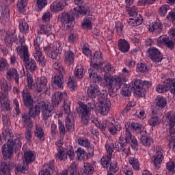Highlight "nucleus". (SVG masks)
<instances>
[{
    "mask_svg": "<svg viewBox=\"0 0 175 175\" xmlns=\"http://www.w3.org/2000/svg\"><path fill=\"white\" fill-rule=\"evenodd\" d=\"M149 57L153 62L159 63L163 59L162 54L157 48H152L148 50Z\"/></svg>",
    "mask_w": 175,
    "mask_h": 175,
    "instance_id": "24",
    "label": "nucleus"
},
{
    "mask_svg": "<svg viewBox=\"0 0 175 175\" xmlns=\"http://www.w3.org/2000/svg\"><path fill=\"white\" fill-rule=\"evenodd\" d=\"M165 83L170 85L171 94H173V98L175 100V79L173 78L167 79Z\"/></svg>",
    "mask_w": 175,
    "mask_h": 175,
    "instance_id": "44",
    "label": "nucleus"
},
{
    "mask_svg": "<svg viewBox=\"0 0 175 175\" xmlns=\"http://www.w3.org/2000/svg\"><path fill=\"white\" fill-rule=\"evenodd\" d=\"M34 44V52L33 53V57L39 63V65L40 66H46L47 65L46 61V59L43 56V54L42 53V51L40 49V44H42V42H43V39L40 37H36L33 40Z\"/></svg>",
    "mask_w": 175,
    "mask_h": 175,
    "instance_id": "9",
    "label": "nucleus"
},
{
    "mask_svg": "<svg viewBox=\"0 0 175 175\" xmlns=\"http://www.w3.org/2000/svg\"><path fill=\"white\" fill-rule=\"evenodd\" d=\"M21 46H18L16 51L18 55L23 58V61L26 64V66H36V62L33 59H29V53H28V46L25 45V40L24 38H18Z\"/></svg>",
    "mask_w": 175,
    "mask_h": 175,
    "instance_id": "6",
    "label": "nucleus"
},
{
    "mask_svg": "<svg viewBox=\"0 0 175 175\" xmlns=\"http://www.w3.org/2000/svg\"><path fill=\"white\" fill-rule=\"evenodd\" d=\"M132 92L131 91V88H129V85L124 84L122 89V94L124 96H130Z\"/></svg>",
    "mask_w": 175,
    "mask_h": 175,
    "instance_id": "57",
    "label": "nucleus"
},
{
    "mask_svg": "<svg viewBox=\"0 0 175 175\" xmlns=\"http://www.w3.org/2000/svg\"><path fill=\"white\" fill-rule=\"evenodd\" d=\"M18 40L17 39V35L16 34V32H13L12 34L7 35L5 38V42L6 44L12 46L13 42H15L16 44H18Z\"/></svg>",
    "mask_w": 175,
    "mask_h": 175,
    "instance_id": "39",
    "label": "nucleus"
},
{
    "mask_svg": "<svg viewBox=\"0 0 175 175\" xmlns=\"http://www.w3.org/2000/svg\"><path fill=\"white\" fill-rule=\"evenodd\" d=\"M111 157H108V156H105L103 157L101 159V165L103 166V167H104L105 169H107V167H109V166L110 165V162L111 161Z\"/></svg>",
    "mask_w": 175,
    "mask_h": 175,
    "instance_id": "53",
    "label": "nucleus"
},
{
    "mask_svg": "<svg viewBox=\"0 0 175 175\" xmlns=\"http://www.w3.org/2000/svg\"><path fill=\"white\" fill-rule=\"evenodd\" d=\"M129 25L131 27H137L143 23V16L142 14H138L137 16L131 17L128 21Z\"/></svg>",
    "mask_w": 175,
    "mask_h": 175,
    "instance_id": "34",
    "label": "nucleus"
},
{
    "mask_svg": "<svg viewBox=\"0 0 175 175\" xmlns=\"http://www.w3.org/2000/svg\"><path fill=\"white\" fill-rule=\"evenodd\" d=\"M122 172L126 175H133V171L132 170L131 167H129L128 165H123Z\"/></svg>",
    "mask_w": 175,
    "mask_h": 175,
    "instance_id": "63",
    "label": "nucleus"
},
{
    "mask_svg": "<svg viewBox=\"0 0 175 175\" xmlns=\"http://www.w3.org/2000/svg\"><path fill=\"white\" fill-rule=\"evenodd\" d=\"M55 69L57 70L58 75L54 77L53 83L59 88H64V75L66 73L65 68H64V66H57Z\"/></svg>",
    "mask_w": 175,
    "mask_h": 175,
    "instance_id": "16",
    "label": "nucleus"
},
{
    "mask_svg": "<svg viewBox=\"0 0 175 175\" xmlns=\"http://www.w3.org/2000/svg\"><path fill=\"white\" fill-rule=\"evenodd\" d=\"M166 167L168 172H171V173H174V174H175V163H174L172 161L167 163Z\"/></svg>",
    "mask_w": 175,
    "mask_h": 175,
    "instance_id": "64",
    "label": "nucleus"
},
{
    "mask_svg": "<svg viewBox=\"0 0 175 175\" xmlns=\"http://www.w3.org/2000/svg\"><path fill=\"white\" fill-rule=\"evenodd\" d=\"M79 114L81 118L83 125H88L90 116H91V108L88 107V105L83 104L79 107Z\"/></svg>",
    "mask_w": 175,
    "mask_h": 175,
    "instance_id": "14",
    "label": "nucleus"
},
{
    "mask_svg": "<svg viewBox=\"0 0 175 175\" xmlns=\"http://www.w3.org/2000/svg\"><path fill=\"white\" fill-rule=\"evenodd\" d=\"M129 163L131 165L134 170H139L140 165H139V160L135 157H129Z\"/></svg>",
    "mask_w": 175,
    "mask_h": 175,
    "instance_id": "51",
    "label": "nucleus"
},
{
    "mask_svg": "<svg viewBox=\"0 0 175 175\" xmlns=\"http://www.w3.org/2000/svg\"><path fill=\"white\" fill-rule=\"evenodd\" d=\"M148 29L150 32H157V33H161L162 32V23L159 21H156L153 24L148 25Z\"/></svg>",
    "mask_w": 175,
    "mask_h": 175,
    "instance_id": "33",
    "label": "nucleus"
},
{
    "mask_svg": "<svg viewBox=\"0 0 175 175\" xmlns=\"http://www.w3.org/2000/svg\"><path fill=\"white\" fill-rule=\"evenodd\" d=\"M130 129H133V131L136 132V133H143V132L147 133V131L144 129V126L137 122H130Z\"/></svg>",
    "mask_w": 175,
    "mask_h": 175,
    "instance_id": "35",
    "label": "nucleus"
},
{
    "mask_svg": "<svg viewBox=\"0 0 175 175\" xmlns=\"http://www.w3.org/2000/svg\"><path fill=\"white\" fill-rule=\"evenodd\" d=\"M13 169V165L7 163L5 161L1 163L0 165V173L3 175H12L10 170Z\"/></svg>",
    "mask_w": 175,
    "mask_h": 175,
    "instance_id": "32",
    "label": "nucleus"
},
{
    "mask_svg": "<svg viewBox=\"0 0 175 175\" xmlns=\"http://www.w3.org/2000/svg\"><path fill=\"white\" fill-rule=\"evenodd\" d=\"M161 122V118L159 116H152L148 120V124L150 125V126H158V125H160Z\"/></svg>",
    "mask_w": 175,
    "mask_h": 175,
    "instance_id": "46",
    "label": "nucleus"
},
{
    "mask_svg": "<svg viewBox=\"0 0 175 175\" xmlns=\"http://www.w3.org/2000/svg\"><path fill=\"white\" fill-rule=\"evenodd\" d=\"M130 5L126 6V10L128 12L129 14L131 16H135L137 14V8L136 6H133L131 8H129Z\"/></svg>",
    "mask_w": 175,
    "mask_h": 175,
    "instance_id": "61",
    "label": "nucleus"
},
{
    "mask_svg": "<svg viewBox=\"0 0 175 175\" xmlns=\"http://www.w3.org/2000/svg\"><path fill=\"white\" fill-rule=\"evenodd\" d=\"M118 46L121 53H128V51H129L131 49V44L125 39L119 40L118 42Z\"/></svg>",
    "mask_w": 175,
    "mask_h": 175,
    "instance_id": "31",
    "label": "nucleus"
},
{
    "mask_svg": "<svg viewBox=\"0 0 175 175\" xmlns=\"http://www.w3.org/2000/svg\"><path fill=\"white\" fill-rule=\"evenodd\" d=\"M87 94L88 98L90 99H95L96 96H98V99L102 98L103 94H107L106 91H100V88L96 83H93L88 88Z\"/></svg>",
    "mask_w": 175,
    "mask_h": 175,
    "instance_id": "12",
    "label": "nucleus"
},
{
    "mask_svg": "<svg viewBox=\"0 0 175 175\" xmlns=\"http://www.w3.org/2000/svg\"><path fill=\"white\" fill-rule=\"evenodd\" d=\"M85 72L84 71V68L81 66H77L75 69L74 75L75 77L77 79H83L84 77V75Z\"/></svg>",
    "mask_w": 175,
    "mask_h": 175,
    "instance_id": "48",
    "label": "nucleus"
},
{
    "mask_svg": "<svg viewBox=\"0 0 175 175\" xmlns=\"http://www.w3.org/2000/svg\"><path fill=\"white\" fill-rule=\"evenodd\" d=\"M64 8H65V1L60 0L53 2L50 5V10L53 12V13H58V12L64 10Z\"/></svg>",
    "mask_w": 175,
    "mask_h": 175,
    "instance_id": "28",
    "label": "nucleus"
},
{
    "mask_svg": "<svg viewBox=\"0 0 175 175\" xmlns=\"http://www.w3.org/2000/svg\"><path fill=\"white\" fill-rule=\"evenodd\" d=\"M121 129H122V127L118 122H109L108 131L113 136H116Z\"/></svg>",
    "mask_w": 175,
    "mask_h": 175,
    "instance_id": "29",
    "label": "nucleus"
},
{
    "mask_svg": "<svg viewBox=\"0 0 175 175\" xmlns=\"http://www.w3.org/2000/svg\"><path fill=\"white\" fill-rule=\"evenodd\" d=\"M17 9L20 13H24L27 9V0H18Z\"/></svg>",
    "mask_w": 175,
    "mask_h": 175,
    "instance_id": "49",
    "label": "nucleus"
},
{
    "mask_svg": "<svg viewBox=\"0 0 175 175\" xmlns=\"http://www.w3.org/2000/svg\"><path fill=\"white\" fill-rule=\"evenodd\" d=\"M140 143L144 146V147H151L154 144V139L148 135H142L140 137Z\"/></svg>",
    "mask_w": 175,
    "mask_h": 175,
    "instance_id": "36",
    "label": "nucleus"
},
{
    "mask_svg": "<svg viewBox=\"0 0 175 175\" xmlns=\"http://www.w3.org/2000/svg\"><path fill=\"white\" fill-rule=\"evenodd\" d=\"M158 0H139L137 3V6H147V5H152Z\"/></svg>",
    "mask_w": 175,
    "mask_h": 175,
    "instance_id": "56",
    "label": "nucleus"
},
{
    "mask_svg": "<svg viewBox=\"0 0 175 175\" xmlns=\"http://www.w3.org/2000/svg\"><path fill=\"white\" fill-rule=\"evenodd\" d=\"M29 168V164L23 163V165H18L16 167V171L21 172V173H27V172H28Z\"/></svg>",
    "mask_w": 175,
    "mask_h": 175,
    "instance_id": "60",
    "label": "nucleus"
},
{
    "mask_svg": "<svg viewBox=\"0 0 175 175\" xmlns=\"http://www.w3.org/2000/svg\"><path fill=\"white\" fill-rule=\"evenodd\" d=\"M19 29L22 33H27L29 31V26L25 20L23 19L19 22Z\"/></svg>",
    "mask_w": 175,
    "mask_h": 175,
    "instance_id": "45",
    "label": "nucleus"
},
{
    "mask_svg": "<svg viewBox=\"0 0 175 175\" xmlns=\"http://www.w3.org/2000/svg\"><path fill=\"white\" fill-rule=\"evenodd\" d=\"M77 143L79 146L88 148V155H90V157H94V148L90 147L91 142L88 139L85 137H80L77 139Z\"/></svg>",
    "mask_w": 175,
    "mask_h": 175,
    "instance_id": "25",
    "label": "nucleus"
},
{
    "mask_svg": "<svg viewBox=\"0 0 175 175\" xmlns=\"http://www.w3.org/2000/svg\"><path fill=\"white\" fill-rule=\"evenodd\" d=\"M153 149L154 154L151 158V161L156 169H159L162 166L163 161V150H162V147L158 146H154Z\"/></svg>",
    "mask_w": 175,
    "mask_h": 175,
    "instance_id": "11",
    "label": "nucleus"
},
{
    "mask_svg": "<svg viewBox=\"0 0 175 175\" xmlns=\"http://www.w3.org/2000/svg\"><path fill=\"white\" fill-rule=\"evenodd\" d=\"M0 103L1 109L2 110H6L7 111H10V110H12V107H10V100H9V99L1 101Z\"/></svg>",
    "mask_w": 175,
    "mask_h": 175,
    "instance_id": "55",
    "label": "nucleus"
},
{
    "mask_svg": "<svg viewBox=\"0 0 175 175\" xmlns=\"http://www.w3.org/2000/svg\"><path fill=\"white\" fill-rule=\"evenodd\" d=\"M122 29H124V24L121 22L116 23V33L117 35H121L122 33Z\"/></svg>",
    "mask_w": 175,
    "mask_h": 175,
    "instance_id": "62",
    "label": "nucleus"
},
{
    "mask_svg": "<svg viewBox=\"0 0 175 175\" xmlns=\"http://www.w3.org/2000/svg\"><path fill=\"white\" fill-rule=\"evenodd\" d=\"M129 129H131V122H127L125 124L124 138L120 137L118 142L115 144L118 152H123L126 157H129L131 154V144H128V142H131V139L133 137Z\"/></svg>",
    "mask_w": 175,
    "mask_h": 175,
    "instance_id": "4",
    "label": "nucleus"
},
{
    "mask_svg": "<svg viewBox=\"0 0 175 175\" xmlns=\"http://www.w3.org/2000/svg\"><path fill=\"white\" fill-rule=\"evenodd\" d=\"M91 65L92 66H110V63L107 62H103V57H102V52H95L94 57L91 59Z\"/></svg>",
    "mask_w": 175,
    "mask_h": 175,
    "instance_id": "17",
    "label": "nucleus"
},
{
    "mask_svg": "<svg viewBox=\"0 0 175 175\" xmlns=\"http://www.w3.org/2000/svg\"><path fill=\"white\" fill-rule=\"evenodd\" d=\"M165 81H164V84H159L156 87V91L159 92V94H163L164 92H167V91L170 90V85H169V84L167 83H165Z\"/></svg>",
    "mask_w": 175,
    "mask_h": 175,
    "instance_id": "42",
    "label": "nucleus"
},
{
    "mask_svg": "<svg viewBox=\"0 0 175 175\" xmlns=\"http://www.w3.org/2000/svg\"><path fill=\"white\" fill-rule=\"evenodd\" d=\"M132 88L134 90V93L137 96H144V88H143V81L136 79L132 84Z\"/></svg>",
    "mask_w": 175,
    "mask_h": 175,
    "instance_id": "23",
    "label": "nucleus"
},
{
    "mask_svg": "<svg viewBox=\"0 0 175 175\" xmlns=\"http://www.w3.org/2000/svg\"><path fill=\"white\" fill-rule=\"evenodd\" d=\"M57 158L60 161H66L68 159V154L65 153V148H61L60 149H57Z\"/></svg>",
    "mask_w": 175,
    "mask_h": 175,
    "instance_id": "52",
    "label": "nucleus"
},
{
    "mask_svg": "<svg viewBox=\"0 0 175 175\" xmlns=\"http://www.w3.org/2000/svg\"><path fill=\"white\" fill-rule=\"evenodd\" d=\"M44 51L46 54L49 57V58H52V59H55L57 58V55L59 53V48L58 47V44H55L53 45H51L50 46H44Z\"/></svg>",
    "mask_w": 175,
    "mask_h": 175,
    "instance_id": "19",
    "label": "nucleus"
},
{
    "mask_svg": "<svg viewBox=\"0 0 175 175\" xmlns=\"http://www.w3.org/2000/svg\"><path fill=\"white\" fill-rule=\"evenodd\" d=\"M95 69H103V67L95 66L90 68L88 70L89 77L91 79L93 83H97V84H99V83H100V84H103V78L96 74V72H95Z\"/></svg>",
    "mask_w": 175,
    "mask_h": 175,
    "instance_id": "21",
    "label": "nucleus"
},
{
    "mask_svg": "<svg viewBox=\"0 0 175 175\" xmlns=\"http://www.w3.org/2000/svg\"><path fill=\"white\" fill-rule=\"evenodd\" d=\"M19 77L20 75H18L17 69H16L14 67H12L11 68H7L6 79H8L9 81H13V80H15L16 84H18Z\"/></svg>",
    "mask_w": 175,
    "mask_h": 175,
    "instance_id": "22",
    "label": "nucleus"
},
{
    "mask_svg": "<svg viewBox=\"0 0 175 175\" xmlns=\"http://www.w3.org/2000/svg\"><path fill=\"white\" fill-rule=\"evenodd\" d=\"M22 97L23 99V103L26 107H32L33 105V99L31 94L28 92V89L25 88L22 91Z\"/></svg>",
    "mask_w": 175,
    "mask_h": 175,
    "instance_id": "27",
    "label": "nucleus"
},
{
    "mask_svg": "<svg viewBox=\"0 0 175 175\" xmlns=\"http://www.w3.org/2000/svg\"><path fill=\"white\" fill-rule=\"evenodd\" d=\"M99 111L103 116H106L110 111V99L107 98V93L102 95V98L99 100Z\"/></svg>",
    "mask_w": 175,
    "mask_h": 175,
    "instance_id": "13",
    "label": "nucleus"
},
{
    "mask_svg": "<svg viewBox=\"0 0 175 175\" xmlns=\"http://www.w3.org/2000/svg\"><path fill=\"white\" fill-rule=\"evenodd\" d=\"M105 147L107 152V156L113 158V152H114V148H116L114 144L111 142V140H107Z\"/></svg>",
    "mask_w": 175,
    "mask_h": 175,
    "instance_id": "37",
    "label": "nucleus"
},
{
    "mask_svg": "<svg viewBox=\"0 0 175 175\" xmlns=\"http://www.w3.org/2000/svg\"><path fill=\"white\" fill-rule=\"evenodd\" d=\"M120 168L118 167V163L113 161L109 164V173H116Z\"/></svg>",
    "mask_w": 175,
    "mask_h": 175,
    "instance_id": "59",
    "label": "nucleus"
},
{
    "mask_svg": "<svg viewBox=\"0 0 175 175\" xmlns=\"http://www.w3.org/2000/svg\"><path fill=\"white\" fill-rule=\"evenodd\" d=\"M54 170H55L54 160H51L48 163L44 164L39 175H53Z\"/></svg>",
    "mask_w": 175,
    "mask_h": 175,
    "instance_id": "26",
    "label": "nucleus"
},
{
    "mask_svg": "<svg viewBox=\"0 0 175 175\" xmlns=\"http://www.w3.org/2000/svg\"><path fill=\"white\" fill-rule=\"evenodd\" d=\"M80 14L90 16L91 14L90 7L88 5H79L68 13L63 12L60 15V20L63 24H67V27H72V23L75 21V17L78 18Z\"/></svg>",
    "mask_w": 175,
    "mask_h": 175,
    "instance_id": "3",
    "label": "nucleus"
},
{
    "mask_svg": "<svg viewBox=\"0 0 175 175\" xmlns=\"http://www.w3.org/2000/svg\"><path fill=\"white\" fill-rule=\"evenodd\" d=\"M36 159V154L32 150L25 152L23 162L26 165H31Z\"/></svg>",
    "mask_w": 175,
    "mask_h": 175,
    "instance_id": "30",
    "label": "nucleus"
},
{
    "mask_svg": "<svg viewBox=\"0 0 175 175\" xmlns=\"http://www.w3.org/2000/svg\"><path fill=\"white\" fill-rule=\"evenodd\" d=\"M170 9V5H163L159 9V14L161 17H165L166 16V13H167V10Z\"/></svg>",
    "mask_w": 175,
    "mask_h": 175,
    "instance_id": "54",
    "label": "nucleus"
},
{
    "mask_svg": "<svg viewBox=\"0 0 175 175\" xmlns=\"http://www.w3.org/2000/svg\"><path fill=\"white\" fill-rule=\"evenodd\" d=\"M83 171L87 175H91L94 172V166L90 163H84Z\"/></svg>",
    "mask_w": 175,
    "mask_h": 175,
    "instance_id": "50",
    "label": "nucleus"
},
{
    "mask_svg": "<svg viewBox=\"0 0 175 175\" xmlns=\"http://www.w3.org/2000/svg\"><path fill=\"white\" fill-rule=\"evenodd\" d=\"M21 122L24 128H26L25 137L27 142H31L32 139V126H33V122L31 120L30 116L26 113L23 114Z\"/></svg>",
    "mask_w": 175,
    "mask_h": 175,
    "instance_id": "10",
    "label": "nucleus"
},
{
    "mask_svg": "<svg viewBox=\"0 0 175 175\" xmlns=\"http://www.w3.org/2000/svg\"><path fill=\"white\" fill-rule=\"evenodd\" d=\"M40 108L42 112V118L44 122V124H48L49 118L53 116V110L54 109V106H51L49 103H42L40 107L38 105H35L34 107L30 108L29 114V117H31V118H35L36 116H39L40 114Z\"/></svg>",
    "mask_w": 175,
    "mask_h": 175,
    "instance_id": "5",
    "label": "nucleus"
},
{
    "mask_svg": "<svg viewBox=\"0 0 175 175\" xmlns=\"http://www.w3.org/2000/svg\"><path fill=\"white\" fill-rule=\"evenodd\" d=\"M1 91L3 93H0V103L3 102L5 100H8V94H9V91L12 90V85L10 83H8L6 79H2L0 81Z\"/></svg>",
    "mask_w": 175,
    "mask_h": 175,
    "instance_id": "18",
    "label": "nucleus"
},
{
    "mask_svg": "<svg viewBox=\"0 0 175 175\" xmlns=\"http://www.w3.org/2000/svg\"><path fill=\"white\" fill-rule=\"evenodd\" d=\"M113 67L110 66H105L103 67V70L105 72L104 77L103 78V85H105V87H107V88H110L113 91V90H116V91H118L120 88H121V86L124 83H126L128 81V79H126V77L122 76H111L110 73L108 72H110Z\"/></svg>",
    "mask_w": 175,
    "mask_h": 175,
    "instance_id": "2",
    "label": "nucleus"
},
{
    "mask_svg": "<svg viewBox=\"0 0 175 175\" xmlns=\"http://www.w3.org/2000/svg\"><path fill=\"white\" fill-rule=\"evenodd\" d=\"M155 103L156 106L159 107V109H164V107H166V105H167V100L163 96H157L155 99Z\"/></svg>",
    "mask_w": 175,
    "mask_h": 175,
    "instance_id": "40",
    "label": "nucleus"
},
{
    "mask_svg": "<svg viewBox=\"0 0 175 175\" xmlns=\"http://www.w3.org/2000/svg\"><path fill=\"white\" fill-rule=\"evenodd\" d=\"M27 84L28 87L33 91H37V92H47V78L45 77H42L40 78V82L33 83V78L31 74L27 73Z\"/></svg>",
    "mask_w": 175,
    "mask_h": 175,
    "instance_id": "8",
    "label": "nucleus"
},
{
    "mask_svg": "<svg viewBox=\"0 0 175 175\" xmlns=\"http://www.w3.org/2000/svg\"><path fill=\"white\" fill-rule=\"evenodd\" d=\"M69 175H76L77 173V164L73 162L70 165L68 168Z\"/></svg>",
    "mask_w": 175,
    "mask_h": 175,
    "instance_id": "58",
    "label": "nucleus"
},
{
    "mask_svg": "<svg viewBox=\"0 0 175 175\" xmlns=\"http://www.w3.org/2000/svg\"><path fill=\"white\" fill-rule=\"evenodd\" d=\"M65 62L66 65H73L75 64V53L72 51H68L66 53Z\"/></svg>",
    "mask_w": 175,
    "mask_h": 175,
    "instance_id": "41",
    "label": "nucleus"
},
{
    "mask_svg": "<svg viewBox=\"0 0 175 175\" xmlns=\"http://www.w3.org/2000/svg\"><path fill=\"white\" fill-rule=\"evenodd\" d=\"M40 33H44V35H46V36H50V35H53V30L51 29L53 28V25H42L40 26Z\"/></svg>",
    "mask_w": 175,
    "mask_h": 175,
    "instance_id": "38",
    "label": "nucleus"
},
{
    "mask_svg": "<svg viewBox=\"0 0 175 175\" xmlns=\"http://www.w3.org/2000/svg\"><path fill=\"white\" fill-rule=\"evenodd\" d=\"M7 136L10 137L8 141L12 142V144L15 145L16 150L21 148V146H23V143H21V140H23V135H21V134L15 133L16 138H14L12 131H9V133L7 134Z\"/></svg>",
    "mask_w": 175,
    "mask_h": 175,
    "instance_id": "20",
    "label": "nucleus"
},
{
    "mask_svg": "<svg viewBox=\"0 0 175 175\" xmlns=\"http://www.w3.org/2000/svg\"><path fill=\"white\" fill-rule=\"evenodd\" d=\"M75 154H77V159H78V161L84 160L85 155H87L85 150H84V149L81 147L77 148V150L75 151Z\"/></svg>",
    "mask_w": 175,
    "mask_h": 175,
    "instance_id": "47",
    "label": "nucleus"
},
{
    "mask_svg": "<svg viewBox=\"0 0 175 175\" xmlns=\"http://www.w3.org/2000/svg\"><path fill=\"white\" fill-rule=\"evenodd\" d=\"M34 135L36 137H38L39 139V140H44V131H43V129L42 128V126L39 125H37L36 126Z\"/></svg>",
    "mask_w": 175,
    "mask_h": 175,
    "instance_id": "43",
    "label": "nucleus"
},
{
    "mask_svg": "<svg viewBox=\"0 0 175 175\" xmlns=\"http://www.w3.org/2000/svg\"><path fill=\"white\" fill-rule=\"evenodd\" d=\"M16 147L13 141L8 140L7 144L3 145L1 152L4 159H10L13 157V149Z\"/></svg>",
    "mask_w": 175,
    "mask_h": 175,
    "instance_id": "15",
    "label": "nucleus"
},
{
    "mask_svg": "<svg viewBox=\"0 0 175 175\" xmlns=\"http://www.w3.org/2000/svg\"><path fill=\"white\" fill-rule=\"evenodd\" d=\"M167 121L169 123V133L165 136L166 140L169 142L170 148H175V112H167L166 114Z\"/></svg>",
    "mask_w": 175,
    "mask_h": 175,
    "instance_id": "7",
    "label": "nucleus"
},
{
    "mask_svg": "<svg viewBox=\"0 0 175 175\" xmlns=\"http://www.w3.org/2000/svg\"><path fill=\"white\" fill-rule=\"evenodd\" d=\"M64 100V110L66 116V129L69 132L75 131V123L72 120V115H70V101L68 97V94L66 92H56L52 95V105L53 107H57L61 102Z\"/></svg>",
    "mask_w": 175,
    "mask_h": 175,
    "instance_id": "1",
    "label": "nucleus"
}]
</instances>
